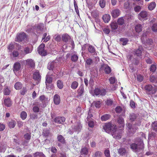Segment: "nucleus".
Masks as SVG:
<instances>
[{"label":"nucleus","instance_id":"f257e3e1","mask_svg":"<svg viewBox=\"0 0 157 157\" xmlns=\"http://www.w3.org/2000/svg\"><path fill=\"white\" fill-rule=\"evenodd\" d=\"M103 128L106 132L108 133H111L112 135L115 130L117 129V127L115 124L109 122L105 123L103 126Z\"/></svg>","mask_w":157,"mask_h":157},{"label":"nucleus","instance_id":"f03ea898","mask_svg":"<svg viewBox=\"0 0 157 157\" xmlns=\"http://www.w3.org/2000/svg\"><path fill=\"white\" fill-rule=\"evenodd\" d=\"M135 142H137L138 144L135 143H133L130 145V148L133 150H136L138 148V144H140V145H142L143 147V142L142 139L139 138H136L134 139Z\"/></svg>","mask_w":157,"mask_h":157},{"label":"nucleus","instance_id":"7ed1b4c3","mask_svg":"<svg viewBox=\"0 0 157 157\" xmlns=\"http://www.w3.org/2000/svg\"><path fill=\"white\" fill-rule=\"evenodd\" d=\"M123 133V129H117L113 132L112 135L115 139L119 140L121 138Z\"/></svg>","mask_w":157,"mask_h":157},{"label":"nucleus","instance_id":"20e7f679","mask_svg":"<svg viewBox=\"0 0 157 157\" xmlns=\"http://www.w3.org/2000/svg\"><path fill=\"white\" fill-rule=\"evenodd\" d=\"M106 93V90L103 88L100 89L98 88H96L94 90V94L96 96H104L105 95Z\"/></svg>","mask_w":157,"mask_h":157},{"label":"nucleus","instance_id":"39448f33","mask_svg":"<svg viewBox=\"0 0 157 157\" xmlns=\"http://www.w3.org/2000/svg\"><path fill=\"white\" fill-rule=\"evenodd\" d=\"M45 44H41L38 47L37 51L38 53L42 56H45L47 55V51L44 50Z\"/></svg>","mask_w":157,"mask_h":157},{"label":"nucleus","instance_id":"423d86ee","mask_svg":"<svg viewBox=\"0 0 157 157\" xmlns=\"http://www.w3.org/2000/svg\"><path fill=\"white\" fill-rule=\"evenodd\" d=\"M27 35L24 32L21 33L17 35L15 39V41L20 42L25 40L26 39Z\"/></svg>","mask_w":157,"mask_h":157},{"label":"nucleus","instance_id":"0eeeda50","mask_svg":"<svg viewBox=\"0 0 157 157\" xmlns=\"http://www.w3.org/2000/svg\"><path fill=\"white\" fill-rule=\"evenodd\" d=\"M148 15V13L147 12L143 10L138 14V18L140 20H146Z\"/></svg>","mask_w":157,"mask_h":157},{"label":"nucleus","instance_id":"6e6552de","mask_svg":"<svg viewBox=\"0 0 157 157\" xmlns=\"http://www.w3.org/2000/svg\"><path fill=\"white\" fill-rule=\"evenodd\" d=\"M25 65L31 68H33L35 67V62L31 59H29L25 60Z\"/></svg>","mask_w":157,"mask_h":157},{"label":"nucleus","instance_id":"1a4fd4ad","mask_svg":"<svg viewBox=\"0 0 157 157\" xmlns=\"http://www.w3.org/2000/svg\"><path fill=\"white\" fill-rule=\"evenodd\" d=\"M121 11L118 9H116L113 10L111 12V14L113 18H116L117 17L121 14Z\"/></svg>","mask_w":157,"mask_h":157},{"label":"nucleus","instance_id":"9d476101","mask_svg":"<svg viewBox=\"0 0 157 157\" xmlns=\"http://www.w3.org/2000/svg\"><path fill=\"white\" fill-rule=\"evenodd\" d=\"M66 118L63 117H57L54 119V122L56 123L63 124L65 121Z\"/></svg>","mask_w":157,"mask_h":157},{"label":"nucleus","instance_id":"9b49d317","mask_svg":"<svg viewBox=\"0 0 157 157\" xmlns=\"http://www.w3.org/2000/svg\"><path fill=\"white\" fill-rule=\"evenodd\" d=\"M21 68V65L19 62L15 63L13 66V70L14 73H16L19 71Z\"/></svg>","mask_w":157,"mask_h":157},{"label":"nucleus","instance_id":"f8f14e48","mask_svg":"<svg viewBox=\"0 0 157 157\" xmlns=\"http://www.w3.org/2000/svg\"><path fill=\"white\" fill-rule=\"evenodd\" d=\"M32 51V49L30 48L29 47H25L23 50L21 51V54L25 56L28 54L31 53Z\"/></svg>","mask_w":157,"mask_h":157},{"label":"nucleus","instance_id":"ddd939ff","mask_svg":"<svg viewBox=\"0 0 157 157\" xmlns=\"http://www.w3.org/2000/svg\"><path fill=\"white\" fill-rule=\"evenodd\" d=\"M62 40L64 42H67L71 39V37L67 33H65L62 36Z\"/></svg>","mask_w":157,"mask_h":157},{"label":"nucleus","instance_id":"4468645a","mask_svg":"<svg viewBox=\"0 0 157 157\" xmlns=\"http://www.w3.org/2000/svg\"><path fill=\"white\" fill-rule=\"evenodd\" d=\"M53 100L54 104L56 105H58L60 103V97L57 94H56L54 96Z\"/></svg>","mask_w":157,"mask_h":157},{"label":"nucleus","instance_id":"2eb2a0df","mask_svg":"<svg viewBox=\"0 0 157 157\" xmlns=\"http://www.w3.org/2000/svg\"><path fill=\"white\" fill-rule=\"evenodd\" d=\"M57 139L58 142H60L62 144H66V140L65 138L61 135H59L57 136Z\"/></svg>","mask_w":157,"mask_h":157},{"label":"nucleus","instance_id":"dca6fc26","mask_svg":"<svg viewBox=\"0 0 157 157\" xmlns=\"http://www.w3.org/2000/svg\"><path fill=\"white\" fill-rule=\"evenodd\" d=\"M57 62L56 61L52 62L48 64V68L49 70H52L55 67H57Z\"/></svg>","mask_w":157,"mask_h":157},{"label":"nucleus","instance_id":"f3484780","mask_svg":"<svg viewBox=\"0 0 157 157\" xmlns=\"http://www.w3.org/2000/svg\"><path fill=\"white\" fill-rule=\"evenodd\" d=\"M143 48L142 46H140L137 49L134 51L135 54L138 56H140L142 53Z\"/></svg>","mask_w":157,"mask_h":157},{"label":"nucleus","instance_id":"a211bd4d","mask_svg":"<svg viewBox=\"0 0 157 157\" xmlns=\"http://www.w3.org/2000/svg\"><path fill=\"white\" fill-rule=\"evenodd\" d=\"M143 27L141 25L138 24L136 25L135 27V30L136 32L140 33L142 30Z\"/></svg>","mask_w":157,"mask_h":157},{"label":"nucleus","instance_id":"6ab92c4d","mask_svg":"<svg viewBox=\"0 0 157 157\" xmlns=\"http://www.w3.org/2000/svg\"><path fill=\"white\" fill-rule=\"evenodd\" d=\"M16 124V121L13 120H11L8 123V125L10 128H13Z\"/></svg>","mask_w":157,"mask_h":157},{"label":"nucleus","instance_id":"aec40b11","mask_svg":"<svg viewBox=\"0 0 157 157\" xmlns=\"http://www.w3.org/2000/svg\"><path fill=\"white\" fill-rule=\"evenodd\" d=\"M102 19L105 23H108L110 19V16L109 14H105L102 17Z\"/></svg>","mask_w":157,"mask_h":157},{"label":"nucleus","instance_id":"412c9836","mask_svg":"<svg viewBox=\"0 0 157 157\" xmlns=\"http://www.w3.org/2000/svg\"><path fill=\"white\" fill-rule=\"evenodd\" d=\"M40 75L39 72L37 71L35 72L33 74V78L35 80L39 81L40 79Z\"/></svg>","mask_w":157,"mask_h":157},{"label":"nucleus","instance_id":"4be33fe9","mask_svg":"<svg viewBox=\"0 0 157 157\" xmlns=\"http://www.w3.org/2000/svg\"><path fill=\"white\" fill-rule=\"evenodd\" d=\"M4 104L7 107L10 106L12 105L10 99L9 98L5 99L4 100Z\"/></svg>","mask_w":157,"mask_h":157},{"label":"nucleus","instance_id":"5701e85b","mask_svg":"<svg viewBox=\"0 0 157 157\" xmlns=\"http://www.w3.org/2000/svg\"><path fill=\"white\" fill-rule=\"evenodd\" d=\"M117 122L119 124H120L121 125L120 128L123 129L124 127V119L122 117H119L117 119Z\"/></svg>","mask_w":157,"mask_h":157},{"label":"nucleus","instance_id":"b1692460","mask_svg":"<svg viewBox=\"0 0 157 157\" xmlns=\"http://www.w3.org/2000/svg\"><path fill=\"white\" fill-rule=\"evenodd\" d=\"M52 78L47 75L46 76V84L47 85L48 84H50L52 82Z\"/></svg>","mask_w":157,"mask_h":157},{"label":"nucleus","instance_id":"393cba45","mask_svg":"<svg viewBox=\"0 0 157 157\" xmlns=\"http://www.w3.org/2000/svg\"><path fill=\"white\" fill-rule=\"evenodd\" d=\"M78 85V82L76 81H73L71 85V88L73 90H75L77 88Z\"/></svg>","mask_w":157,"mask_h":157},{"label":"nucleus","instance_id":"a878e982","mask_svg":"<svg viewBox=\"0 0 157 157\" xmlns=\"http://www.w3.org/2000/svg\"><path fill=\"white\" fill-rule=\"evenodd\" d=\"M110 115L109 114H105L102 116L101 117V120L102 121H105L108 120L110 118Z\"/></svg>","mask_w":157,"mask_h":157},{"label":"nucleus","instance_id":"bb28decb","mask_svg":"<svg viewBox=\"0 0 157 157\" xmlns=\"http://www.w3.org/2000/svg\"><path fill=\"white\" fill-rule=\"evenodd\" d=\"M22 87V85L20 82H17L14 85V88L17 90H20Z\"/></svg>","mask_w":157,"mask_h":157},{"label":"nucleus","instance_id":"cd10ccee","mask_svg":"<svg viewBox=\"0 0 157 157\" xmlns=\"http://www.w3.org/2000/svg\"><path fill=\"white\" fill-rule=\"evenodd\" d=\"M118 152L121 155H125L126 153V150L124 148H120L118 149Z\"/></svg>","mask_w":157,"mask_h":157},{"label":"nucleus","instance_id":"c85d7f7f","mask_svg":"<svg viewBox=\"0 0 157 157\" xmlns=\"http://www.w3.org/2000/svg\"><path fill=\"white\" fill-rule=\"evenodd\" d=\"M39 99L41 101L44 103L48 100V98H46V97L44 95H41L39 97Z\"/></svg>","mask_w":157,"mask_h":157},{"label":"nucleus","instance_id":"c756f323","mask_svg":"<svg viewBox=\"0 0 157 157\" xmlns=\"http://www.w3.org/2000/svg\"><path fill=\"white\" fill-rule=\"evenodd\" d=\"M156 6V3L155 2H152L150 3L149 4L148 8L150 10H153Z\"/></svg>","mask_w":157,"mask_h":157},{"label":"nucleus","instance_id":"7c9ffc66","mask_svg":"<svg viewBox=\"0 0 157 157\" xmlns=\"http://www.w3.org/2000/svg\"><path fill=\"white\" fill-rule=\"evenodd\" d=\"M136 115L134 113L130 114L129 116V120L131 122L134 121L136 119Z\"/></svg>","mask_w":157,"mask_h":157},{"label":"nucleus","instance_id":"2f4dec72","mask_svg":"<svg viewBox=\"0 0 157 157\" xmlns=\"http://www.w3.org/2000/svg\"><path fill=\"white\" fill-rule=\"evenodd\" d=\"M81 155H87L88 152V148L86 147H84L82 149L81 151Z\"/></svg>","mask_w":157,"mask_h":157},{"label":"nucleus","instance_id":"473e14b6","mask_svg":"<svg viewBox=\"0 0 157 157\" xmlns=\"http://www.w3.org/2000/svg\"><path fill=\"white\" fill-rule=\"evenodd\" d=\"M78 59V56L76 54L72 55L71 57V60L73 62H76Z\"/></svg>","mask_w":157,"mask_h":157},{"label":"nucleus","instance_id":"72a5a7b5","mask_svg":"<svg viewBox=\"0 0 157 157\" xmlns=\"http://www.w3.org/2000/svg\"><path fill=\"white\" fill-rule=\"evenodd\" d=\"M27 113L24 111H22L20 114V117L22 120H25L27 117Z\"/></svg>","mask_w":157,"mask_h":157},{"label":"nucleus","instance_id":"f704fd0d","mask_svg":"<svg viewBox=\"0 0 157 157\" xmlns=\"http://www.w3.org/2000/svg\"><path fill=\"white\" fill-rule=\"evenodd\" d=\"M144 89L147 92H150L152 90L153 87L151 85L148 84L145 86Z\"/></svg>","mask_w":157,"mask_h":157},{"label":"nucleus","instance_id":"c9c22d12","mask_svg":"<svg viewBox=\"0 0 157 157\" xmlns=\"http://www.w3.org/2000/svg\"><path fill=\"white\" fill-rule=\"evenodd\" d=\"M88 126L91 128H93L95 125V123L93 120L90 121H87Z\"/></svg>","mask_w":157,"mask_h":157},{"label":"nucleus","instance_id":"e433bc0d","mask_svg":"<svg viewBox=\"0 0 157 157\" xmlns=\"http://www.w3.org/2000/svg\"><path fill=\"white\" fill-rule=\"evenodd\" d=\"M111 28L113 30L117 29L118 27L117 24L116 22H113L110 24Z\"/></svg>","mask_w":157,"mask_h":157},{"label":"nucleus","instance_id":"4c0bfd02","mask_svg":"<svg viewBox=\"0 0 157 157\" xmlns=\"http://www.w3.org/2000/svg\"><path fill=\"white\" fill-rule=\"evenodd\" d=\"M57 85L58 88L60 89H62L63 87V82L60 80H58L57 81Z\"/></svg>","mask_w":157,"mask_h":157},{"label":"nucleus","instance_id":"58836bf2","mask_svg":"<svg viewBox=\"0 0 157 157\" xmlns=\"http://www.w3.org/2000/svg\"><path fill=\"white\" fill-rule=\"evenodd\" d=\"M88 50L89 52L90 53H93L95 52V49L94 47L91 45L89 46Z\"/></svg>","mask_w":157,"mask_h":157},{"label":"nucleus","instance_id":"ea45409f","mask_svg":"<svg viewBox=\"0 0 157 157\" xmlns=\"http://www.w3.org/2000/svg\"><path fill=\"white\" fill-rule=\"evenodd\" d=\"M84 88L81 86L77 90L78 94L79 96H81L84 92Z\"/></svg>","mask_w":157,"mask_h":157},{"label":"nucleus","instance_id":"a19ab883","mask_svg":"<svg viewBox=\"0 0 157 157\" xmlns=\"http://www.w3.org/2000/svg\"><path fill=\"white\" fill-rule=\"evenodd\" d=\"M120 40L123 42V45H125L127 44L128 40L127 38H121L120 39Z\"/></svg>","mask_w":157,"mask_h":157},{"label":"nucleus","instance_id":"79ce46f5","mask_svg":"<svg viewBox=\"0 0 157 157\" xmlns=\"http://www.w3.org/2000/svg\"><path fill=\"white\" fill-rule=\"evenodd\" d=\"M151 125L152 130L157 132V121H155L152 123Z\"/></svg>","mask_w":157,"mask_h":157},{"label":"nucleus","instance_id":"37998d69","mask_svg":"<svg viewBox=\"0 0 157 157\" xmlns=\"http://www.w3.org/2000/svg\"><path fill=\"white\" fill-rule=\"evenodd\" d=\"M99 5L102 8H104L105 5V0H99Z\"/></svg>","mask_w":157,"mask_h":157},{"label":"nucleus","instance_id":"c03bdc74","mask_svg":"<svg viewBox=\"0 0 157 157\" xmlns=\"http://www.w3.org/2000/svg\"><path fill=\"white\" fill-rule=\"evenodd\" d=\"M104 71L105 73L106 74H109L111 71L110 67L108 66H106L105 68Z\"/></svg>","mask_w":157,"mask_h":157},{"label":"nucleus","instance_id":"a18cd8bd","mask_svg":"<svg viewBox=\"0 0 157 157\" xmlns=\"http://www.w3.org/2000/svg\"><path fill=\"white\" fill-rule=\"evenodd\" d=\"M113 102V100L110 98H108L105 101L106 104L108 106L111 105H112Z\"/></svg>","mask_w":157,"mask_h":157},{"label":"nucleus","instance_id":"49530a36","mask_svg":"<svg viewBox=\"0 0 157 157\" xmlns=\"http://www.w3.org/2000/svg\"><path fill=\"white\" fill-rule=\"evenodd\" d=\"M102 154V152L100 151H96L93 157H101Z\"/></svg>","mask_w":157,"mask_h":157},{"label":"nucleus","instance_id":"de8ad7c7","mask_svg":"<svg viewBox=\"0 0 157 157\" xmlns=\"http://www.w3.org/2000/svg\"><path fill=\"white\" fill-rule=\"evenodd\" d=\"M117 23L119 25H123L124 22V20L123 17L119 18L117 20Z\"/></svg>","mask_w":157,"mask_h":157},{"label":"nucleus","instance_id":"09e8293b","mask_svg":"<svg viewBox=\"0 0 157 157\" xmlns=\"http://www.w3.org/2000/svg\"><path fill=\"white\" fill-rule=\"evenodd\" d=\"M24 137L25 140L29 141L31 138V133H26L24 135Z\"/></svg>","mask_w":157,"mask_h":157},{"label":"nucleus","instance_id":"8fccbe9b","mask_svg":"<svg viewBox=\"0 0 157 157\" xmlns=\"http://www.w3.org/2000/svg\"><path fill=\"white\" fill-rule=\"evenodd\" d=\"M82 126L80 124H77L75 126V129L76 130V131L79 132L80 131Z\"/></svg>","mask_w":157,"mask_h":157},{"label":"nucleus","instance_id":"3c124183","mask_svg":"<svg viewBox=\"0 0 157 157\" xmlns=\"http://www.w3.org/2000/svg\"><path fill=\"white\" fill-rule=\"evenodd\" d=\"M95 106L97 108H99L101 106V102L100 101H96L94 102Z\"/></svg>","mask_w":157,"mask_h":157},{"label":"nucleus","instance_id":"603ef678","mask_svg":"<svg viewBox=\"0 0 157 157\" xmlns=\"http://www.w3.org/2000/svg\"><path fill=\"white\" fill-rule=\"evenodd\" d=\"M10 93V90L7 87L4 89L3 91V93L4 95H9Z\"/></svg>","mask_w":157,"mask_h":157},{"label":"nucleus","instance_id":"864d4df0","mask_svg":"<svg viewBox=\"0 0 157 157\" xmlns=\"http://www.w3.org/2000/svg\"><path fill=\"white\" fill-rule=\"evenodd\" d=\"M14 48V45L12 44H10L7 47L9 52H12V50Z\"/></svg>","mask_w":157,"mask_h":157},{"label":"nucleus","instance_id":"5fc2aeb1","mask_svg":"<svg viewBox=\"0 0 157 157\" xmlns=\"http://www.w3.org/2000/svg\"><path fill=\"white\" fill-rule=\"evenodd\" d=\"M93 117V115L90 113V110H89L88 113V115L86 118L87 121H90V120H93L92 118Z\"/></svg>","mask_w":157,"mask_h":157},{"label":"nucleus","instance_id":"6e6d98bb","mask_svg":"<svg viewBox=\"0 0 157 157\" xmlns=\"http://www.w3.org/2000/svg\"><path fill=\"white\" fill-rule=\"evenodd\" d=\"M33 110L34 112L38 113L40 111V109L38 106H34L33 108Z\"/></svg>","mask_w":157,"mask_h":157},{"label":"nucleus","instance_id":"4d7b16f0","mask_svg":"<svg viewBox=\"0 0 157 157\" xmlns=\"http://www.w3.org/2000/svg\"><path fill=\"white\" fill-rule=\"evenodd\" d=\"M136 78L137 80L139 82H141L143 81L144 79L143 77L140 75H137Z\"/></svg>","mask_w":157,"mask_h":157},{"label":"nucleus","instance_id":"13d9d810","mask_svg":"<svg viewBox=\"0 0 157 157\" xmlns=\"http://www.w3.org/2000/svg\"><path fill=\"white\" fill-rule=\"evenodd\" d=\"M156 69V67L155 65L154 64L151 65L150 68V70L151 71L154 72L155 71Z\"/></svg>","mask_w":157,"mask_h":157},{"label":"nucleus","instance_id":"bf43d9fd","mask_svg":"<svg viewBox=\"0 0 157 157\" xmlns=\"http://www.w3.org/2000/svg\"><path fill=\"white\" fill-rule=\"evenodd\" d=\"M122 111V108L120 106H117L115 108V111L117 113H120Z\"/></svg>","mask_w":157,"mask_h":157},{"label":"nucleus","instance_id":"052dcab7","mask_svg":"<svg viewBox=\"0 0 157 157\" xmlns=\"http://www.w3.org/2000/svg\"><path fill=\"white\" fill-rule=\"evenodd\" d=\"M12 54L13 57H16L18 56L19 55V53L18 52V51L17 50L14 51L12 52Z\"/></svg>","mask_w":157,"mask_h":157},{"label":"nucleus","instance_id":"680f3d73","mask_svg":"<svg viewBox=\"0 0 157 157\" xmlns=\"http://www.w3.org/2000/svg\"><path fill=\"white\" fill-rule=\"evenodd\" d=\"M86 63L87 65H90L93 63V61L91 59L88 58L87 59Z\"/></svg>","mask_w":157,"mask_h":157},{"label":"nucleus","instance_id":"e2e57ef3","mask_svg":"<svg viewBox=\"0 0 157 157\" xmlns=\"http://www.w3.org/2000/svg\"><path fill=\"white\" fill-rule=\"evenodd\" d=\"M55 40L57 42H60L61 40V36L60 35H58L56 36H55Z\"/></svg>","mask_w":157,"mask_h":157},{"label":"nucleus","instance_id":"0e129e2a","mask_svg":"<svg viewBox=\"0 0 157 157\" xmlns=\"http://www.w3.org/2000/svg\"><path fill=\"white\" fill-rule=\"evenodd\" d=\"M17 125L19 128H21L23 126L24 122L21 121H19L17 122Z\"/></svg>","mask_w":157,"mask_h":157},{"label":"nucleus","instance_id":"69168bd1","mask_svg":"<svg viewBox=\"0 0 157 157\" xmlns=\"http://www.w3.org/2000/svg\"><path fill=\"white\" fill-rule=\"evenodd\" d=\"M104 154L106 157H110V151L108 150H105L104 151Z\"/></svg>","mask_w":157,"mask_h":157},{"label":"nucleus","instance_id":"338daca9","mask_svg":"<svg viewBox=\"0 0 157 157\" xmlns=\"http://www.w3.org/2000/svg\"><path fill=\"white\" fill-rule=\"evenodd\" d=\"M27 90L26 88L23 87L22 89L21 90L20 93L22 95H25V93L27 92Z\"/></svg>","mask_w":157,"mask_h":157},{"label":"nucleus","instance_id":"774afa93","mask_svg":"<svg viewBox=\"0 0 157 157\" xmlns=\"http://www.w3.org/2000/svg\"><path fill=\"white\" fill-rule=\"evenodd\" d=\"M152 29L154 32L157 31V24L155 23L153 24L152 27Z\"/></svg>","mask_w":157,"mask_h":157}]
</instances>
